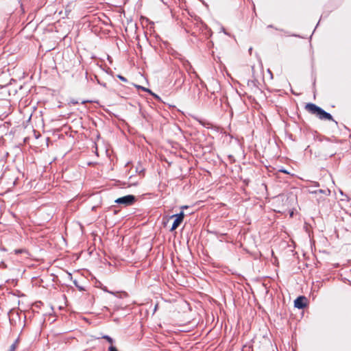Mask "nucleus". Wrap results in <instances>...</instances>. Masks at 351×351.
<instances>
[{
    "mask_svg": "<svg viewBox=\"0 0 351 351\" xmlns=\"http://www.w3.org/2000/svg\"><path fill=\"white\" fill-rule=\"evenodd\" d=\"M184 217V214L183 212H181L180 213L177 215H173L171 217V218H176L171 228V231L175 230L180 225V223L183 221Z\"/></svg>",
    "mask_w": 351,
    "mask_h": 351,
    "instance_id": "7ed1b4c3",
    "label": "nucleus"
},
{
    "mask_svg": "<svg viewBox=\"0 0 351 351\" xmlns=\"http://www.w3.org/2000/svg\"><path fill=\"white\" fill-rule=\"evenodd\" d=\"M104 338L106 339L109 343H110L111 346H112L113 340L111 337L109 336H104Z\"/></svg>",
    "mask_w": 351,
    "mask_h": 351,
    "instance_id": "423d86ee",
    "label": "nucleus"
},
{
    "mask_svg": "<svg viewBox=\"0 0 351 351\" xmlns=\"http://www.w3.org/2000/svg\"><path fill=\"white\" fill-rule=\"evenodd\" d=\"M306 110H308L310 113L316 115L320 119L324 120H332V117L330 114L325 112L319 106H316L314 104H307L305 106Z\"/></svg>",
    "mask_w": 351,
    "mask_h": 351,
    "instance_id": "f257e3e1",
    "label": "nucleus"
},
{
    "mask_svg": "<svg viewBox=\"0 0 351 351\" xmlns=\"http://www.w3.org/2000/svg\"><path fill=\"white\" fill-rule=\"evenodd\" d=\"M135 197L134 195H128L122 197H119L115 200L117 204H124L125 206L131 205L134 203Z\"/></svg>",
    "mask_w": 351,
    "mask_h": 351,
    "instance_id": "f03ea898",
    "label": "nucleus"
},
{
    "mask_svg": "<svg viewBox=\"0 0 351 351\" xmlns=\"http://www.w3.org/2000/svg\"><path fill=\"white\" fill-rule=\"evenodd\" d=\"M306 298L304 296H300L298 297L295 301H294V306L295 307L298 308H303L306 306Z\"/></svg>",
    "mask_w": 351,
    "mask_h": 351,
    "instance_id": "20e7f679",
    "label": "nucleus"
},
{
    "mask_svg": "<svg viewBox=\"0 0 351 351\" xmlns=\"http://www.w3.org/2000/svg\"><path fill=\"white\" fill-rule=\"evenodd\" d=\"M109 351H118V350L114 346H110L109 347Z\"/></svg>",
    "mask_w": 351,
    "mask_h": 351,
    "instance_id": "0eeeda50",
    "label": "nucleus"
},
{
    "mask_svg": "<svg viewBox=\"0 0 351 351\" xmlns=\"http://www.w3.org/2000/svg\"><path fill=\"white\" fill-rule=\"evenodd\" d=\"M118 77H119L121 81H123V82H126V81H127V80H126L124 77H123V76H121V75H118Z\"/></svg>",
    "mask_w": 351,
    "mask_h": 351,
    "instance_id": "6e6552de",
    "label": "nucleus"
},
{
    "mask_svg": "<svg viewBox=\"0 0 351 351\" xmlns=\"http://www.w3.org/2000/svg\"><path fill=\"white\" fill-rule=\"evenodd\" d=\"M138 89H141L145 92H147L153 95H154L156 97H158L157 95H154L149 89L147 88H145V87H143L141 86H138V85H136L135 86Z\"/></svg>",
    "mask_w": 351,
    "mask_h": 351,
    "instance_id": "39448f33",
    "label": "nucleus"
},
{
    "mask_svg": "<svg viewBox=\"0 0 351 351\" xmlns=\"http://www.w3.org/2000/svg\"><path fill=\"white\" fill-rule=\"evenodd\" d=\"M280 171L283 172L285 173H289L286 170H284V169H281V170H280Z\"/></svg>",
    "mask_w": 351,
    "mask_h": 351,
    "instance_id": "1a4fd4ad",
    "label": "nucleus"
}]
</instances>
